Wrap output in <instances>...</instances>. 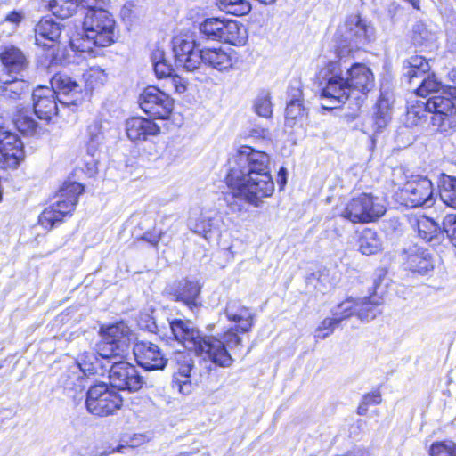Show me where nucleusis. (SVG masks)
Returning <instances> with one entry per match:
<instances>
[{
    "mask_svg": "<svg viewBox=\"0 0 456 456\" xmlns=\"http://www.w3.org/2000/svg\"><path fill=\"white\" fill-rule=\"evenodd\" d=\"M226 183L236 190L232 193L234 201H230L233 210H242L237 200H243L256 208L260 207L263 199L271 197L274 191L269 156L249 146H241L233 158Z\"/></svg>",
    "mask_w": 456,
    "mask_h": 456,
    "instance_id": "f257e3e1",
    "label": "nucleus"
},
{
    "mask_svg": "<svg viewBox=\"0 0 456 456\" xmlns=\"http://www.w3.org/2000/svg\"><path fill=\"white\" fill-rule=\"evenodd\" d=\"M325 76L327 84L322 89V97L332 103L331 106H324L325 109H335L345 103L355 91L365 94L374 86L371 70L361 63L352 65L346 71V77H344L340 64L331 61L326 67Z\"/></svg>",
    "mask_w": 456,
    "mask_h": 456,
    "instance_id": "f03ea898",
    "label": "nucleus"
},
{
    "mask_svg": "<svg viewBox=\"0 0 456 456\" xmlns=\"http://www.w3.org/2000/svg\"><path fill=\"white\" fill-rule=\"evenodd\" d=\"M84 35L71 41L74 48L81 53L95 54L93 46L107 47L116 39V22L104 8L86 11L83 22Z\"/></svg>",
    "mask_w": 456,
    "mask_h": 456,
    "instance_id": "7ed1b4c3",
    "label": "nucleus"
},
{
    "mask_svg": "<svg viewBox=\"0 0 456 456\" xmlns=\"http://www.w3.org/2000/svg\"><path fill=\"white\" fill-rule=\"evenodd\" d=\"M83 191L84 187L78 183H64L57 195L58 200L39 216V224L46 229H52L56 224L62 222L63 217L70 215L74 210L78 196Z\"/></svg>",
    "mask_w": 456,
    "mask_h": 456,
    "instance_id": "20e7f679",
    "label": "nucleus"
},
{
    "mask_svg": "<svg viewBox=\"0 0 456 456\" xmlns=\"http://www.w3.org/2000/svg\"><path fill=\"white\" fill-rule=\"evenodd\" d=\"M386 212L381 201L369 193H362L348 201L340 216L353 224L372 222Z\"/></svg>",
    "mask_w": 456,
    "mask_h": 456,
    "instance_id": "39448f33",
    "label": "nucleus"
},
{
    "mask_svg": "<svg viewBox=\"0 0 456 456\" xmlns=\"http://www.w3.org/2000/svg\"><path fill=\"white\" fill-rule=\"evenodd\" d=\"M122 404V397L105 383L91 386L86 393V410L97 417L112 415L121 408Z\"/></svg>",
    "mask_w": 456,
    "mask_h": 456,
    "instance_id": "423d86ee",
    "label": "nucleus"
},
{
    "mask_svg": "<svg viewBox=\"0 0 456 456\" xmlns=\"http://www.w3.org/2000/svg\"><path fill=\"white\" fill-rule=\"evenodd\" d=\"M424 105L433 113L431 123L438 131L449 134L456 130V95H433Z\"/></svg>",
    "mask_w": 456,
    "mask_h": 456,
    "instance_id": "0eeeda50",
    "label": "nucleus"
},
{
    "mask_svg": "<svg viewBox=\"0 0 456 456\" xmlns=\"http://www.w3.org/2000/svg\"><path fill=\"white\" fill-rule=\"evenodd\" d=\"M224 314L234 325L224 333V342H241L240 335L249 332L254 325V313L238 301H229Z\"/></svg>",
    "mask_w": 456,
    "mask_h": 456,
    "instance_id": "6e6552de",
    "label": "nucleus"
},
{
    "mask_svg": "<svg viewBox=\"0 0 456 456\" xmlns=\"http://www.w3.org/2000/svg\"><path fill=\"white\" fill-rule=\"evenodd\" d=\"M142 110L153 118L167 119L174 107L173 99L156 86H148L139 97Z\"/></svg>",
    "mask_w": 456,
    "mask_h": 456,
    "instance_id": "1a4fd4ad",
    "label": "nucleus"
},
{
    "mask_svg": "<svg viewBox=\"0 0 456 456\" xmlns=\"http://www.w3.org/2000/svg\"><path fill=\"white\" fill-rule=\"evenodd\" d=\"M402 197L410 208L431 207L435 202L433 183L426 176L413 178L404 184Z\"/></svg>",
    "mask_w": 456,
    "mask_h": 456,
    "instance_id": "9d476101",
    "label": "nucleus"
},
{
    "mask_svg": "<svg viewBox=\"0 0 456 456\" xmlns=\"http://www.w3.org/2000/svg\"><path fill=\"white\" fill-rule=\"evenodd\" d=\"M109 379L112 387L130 392L138 391L143 384V379L136 368L123 361L114 362L110 370Z\"/></svg>",
    "mask_w": 456,
    "mask_h": 456,
    "instance_id": "9b49d317",
    "label": "nucleus"
},
{
    "mask_svg": "<svg viewBox=\"0 0 456 456\" xmlns=\"http://www.w3.org/2000/svg\"><path fill=\"white\" fill-rule=\"evenodd\" d=\"M173 52L176 66L187 71H194L201 64L200 50L195 49L192 39L175 37L173 40Z\"/></svg>",
    "mask_w": 456,
    "mask_h": 456,
    "instance_id": "f8f14e48",
    "label": "nucleus"
},
{
    "mask_svg": "<svg viewBox=\"0 0 456 456\" xmlns=\"http://www.w3.org/2000/svg\"><path fill=\"white\" fill-rule=\"evenodd\" d=\"M345 40L352 47L360 48L374 39V28L359 15L350 16L345 23Z\"/></svg>",
    "mask_w": 456,
    "mask_h": 456,
    "instance_id": "ddd939ff",
    "label": "nucleus"
},
{
    "mask_svg": "<svg viewBox=\"0 0 456 456\" xmlns=\"http://www.w3.org/2000/svg\"><path fill=\"white\" fill-rule=\"evenodd\" d=\"M51 86L61 104L76 105L81 99L82 86L67 74L54 75Z\"/></svg>",
    "mask_w": 456,
    "mask_h": 456,
    "instance_id": "4468645a",
    "label": "nucleus"
},
{
    "mask_svg": "<svg viewBox=\"0 0 456 456\" xmlns=\"http://www.w3.org/2000/svg\"><path fill=\"white\" fill-rule=\"evenodd\" d=\"M176 371L173 375L172 387L183 395H188L192 392V383L190 379L194 367L192 354L190 352H177L175 354Z\"/></svg>",
    "mask_w": 456,
    "mask_h": 456,
    "instance_id": "2eb2a0df",
    "label": "nucleus"
},
{
    "mask_svg": "<svg viewBox=\"0 0 456 456\" xmlns=\"http://www.w3.org/2000/svg\"><path fill=\"white\" fill-rule=\"evenodd\" d=\"M0 151L9 168H16L24 158L23 144L18 135L4 127H0Z\"/></svg>",
    "mask_w": 456,
    "mask_h": 456,
    "instance_id": "dca6fc26",
    "label": "nucleus"
},
{
    "mask_svg": "<svg viewBox=\"0 0 456 456\" xmlns=\"http://www.w3.org/2000/svg\"><path fill=\"white\" fill-rule=\"evenodd\" d=\"M133 352L137 363L146 370H162L167 359L156 344H134Z\"/></svg>",
    "mask_w": 456,
    "mask_h": 456,
    "instance_id": "f3484780",
    "label": "nucleus"
},
{
    "mask_svg": "<svg viewBox=\"0 0 456 456\" xmlns=\"http://www.w3.org/2000/svg\"><path fill=\"white\" fill-rule=\"evenodd\" d=\"M35 114L40 119L50 120L58 113L54 91L46 86L36 88L32 94Z\"/></svg>",
    "mask_w": 456,
    "mask_h": 456,
    "instance_id": "a211bd4d",
    "label": "nucleus"
},
{
    "mask_svg": "<svg viewBox=\"0 0 456 456\" xmlns=\"http://www.w3.org/2000/svg\"><path fill=\"white\" fill-rule=\"evenodd\" d=\"M127 137L133 141H145L159 133V127L151 119L133 117L126 122Z\"/></svg>",
    "mask_w": 456,
    "mask_h": 456,
    "instance_id": "6ab92c4d",
    "label": "nucleus"
},
{
    "mask_svg": "<svg viewBox=\"0 0 456 456\" xmlns=\"http://www.w3.org/2000/svg\"><path fill=\"white\" fill-rule=\"evenodd\" d=\"M201 63L218 71H228L233 68V57L222 48H204L200 50Z\"/></svg>",
    "mask_w": 456,
    "mask_h": 456,
    "instance_id": "aec40b11",
    "label": "nucleus"
},
{
    "mask_svg": "<svg viewBox=\"0 0 456 456\" xmlns=\"http://www.w3.org/2000/svg\"><path fill=\"white\" fill-rule=\"evenodd\" d=\"M403 260L409 270L421 274L433 268L432 259L428 250L417 246L404 251Z\"/></svg>",
    "mask_w": 456,
    "mask_h": 456,
    "instance_id": "412c9836",
    "label": "nucleus"
},
{
    "mask_svg": "<svg viewBox=\"0 0 456 456\" xmlns=\"http://www.w3.org/2000/svg\"><path fill=\"white\" fill-rule=\"evenodd\" d=\"M200 293V286L196 281L183 280L170 288L169 294L175 301H181L190 309L198 306L197 298Z\"/></svg>",
    "mask_w": 456,
    "mask_h": 456,
    "instance_id": "4be33fe9",
    "label": "nucleus"
},
{
    "mask_svg": "<svg viewBox=\"0 0 456 456\" xmlns=\"http://www.w3.org/2000/svg\"><path fill=\"white\" fill-rule=\"evenodd\" d=\"M61 34L60 23L51 18H43L35 28V39L38 45L49 46L46 41L56 42Z\"/></svg>",
    "mask_w": 456,
    "mask_h": 456,
    "instance_id": "5701e85b",
    "label": "nucleus"
},
{
    "mask_svg": "<svg viewBox=\"0 0 456 456\" xmlns=\"http://www.w3.org/2000/svg\"><path fill=\"white\" fill-rule=\"evenodd\" d=\"M0 60L8 73L19 74L27 68L28 62L23 53L13 45L4 46Z\"/></svg>",
    "mask_w": 456,
    "mask_h": 456,
    "instance_id": "b1692460",
    "label": "nucleus"
},
{
    "mask_svg": "<svg viewBox=\"0 0 456 456\" xmlns=\"http://www.w3.org/2000/svg\"><path fill=\"white\" fill-rule=\"evenodd\" d=\"M100 336L108 342H130L134 338L130 327L123 321L110 325H101Z\"/></svg>",
    "mask_w": 456,
    "mask_h": 456,
    "instance_id": "393cba45",
    "label": "nucleus"
},
{
    "mask_svg": "<svg viewBox=\"0 0 456 456\" xmlns=\"http://www.w3.org/2000/svg\"><path fill=\"white\" fill-rule=\"evenodd\" d=\"M170 328L178 342H207L190 321L174 320L170 322Z\"/></svg>",
    "mask_w": 456,
    "mask_h": 456,
    "instance_id": "a878e982",
    "label": "nucleus"
},
{
    "mask_svg": "<svg viewBox=\"0 0 456 456\" xmlns=\"http://www.w3.org/2000/svg\"><path fill=\"white\" fill-rule=\"evenodd\" d=\"M10 74L0 78V94L8 99H18L28 91V85L23 79L9 78Z\"/></svg>",
    "mask_w": 456,
    "mask_h": 456,
    "instance_id": "bb28decb",
    "label": "nucleus"
},
{
    "mask_svg": "<svg viewBox=\"0 0 456 456\" xmlns=\"http://www.w3.org/2000/svg\"><path fill=\"white\" fill-rule=\"evenodd\" d=\"M96 354L102 359L108 360L114 364V362H120L129 353V344H96Z\"/></svg>",
    "mask_w": 456,
    "mask_h": 456,
    "instance_id": "cd10ccee",
    "label": "nucleus"
},
{
    "mask_svg": "<svg viewBox=\"0 0 456 456\" xmlns=\"http://www.w3.org/2000/svg\"><path fill=\"white\" fill-rule=\"evenodd\" d=\"M406 64L404 67L406 69L405 76L411 85H414L430 70L428 61L422 56H411L406 61Z\"/></svg>",
    "mask_w": 456,
    "mask_h": 456,
    "instance_id": "c85d7f7f",
    "label": "nucleus"
},
{
    "mask_svg": "<svg viewBox=\"0 0 456 456\" xmlns=\"http://www.w3.org/2000/svg\"><path fill=\"white\" fill-rule=\"evenodd\" d=\"M199 349L205 352L208 357L216 364L222 367H228L232 358L224 346L225 344H198Z\"/></svg>",
    "mask_w": 456,
    "mask_h": 456,
    "instance_id": "c756f323",
    "label": "nucleus"
},
{
    "mask_svg": "<svg viewBox=\"0 0 456 456\" xmlns=\"http://www.w3.org/2000/svg\"><path fill=\"white\" fill-rule=\"evenodd\" d=\"M359 250L362 254L370 256L382 249V241L378 232L371 229H364L359 238Z\"/></svg>",
    "mask_w": 456,
    "mask_h": 456,
    "instance_id": "7c9ffc66",
    "label": "nucleus"
},
{
    "mask_svg": "<svg viewBox=\"0 0 456 456\" xmlns=\"http://www.w3.org/2000/svg\"><path fill=\"white\" fill-rule=\"evenodd\" d=\"M381 298L376 295L357 298L356 315L364 322L373 320L378 314Z\"/></svg>",
    "mask_w": 456,
    "mask_h": 456,
    "instance_id": "2f4dec72",
    "label": "nucleus"
},
{
    "mask_svg": "<svg viewBox=\"0 0 456 456\" xmlns=\"http://www.w3.org/2000/svg\"><path fill=\"white\" fill-rule=\"evenodd\" d=\"M223 41L233 45H243L248 39L246 28L236 20H227Z\"/></svg>",
    "mask_w": 456,
    "mask_h": 456,
    "instance_id": "473e14b6",
    "label": "nucleus"
},
{
    "mask_svg": "<svg viewBox=\"0 0 456 456\" xmlns=\"http://www.w3.org/2000/svg\"><path fill=\"white\" fill-rule=\"evenodd\" d=\"M439 196L447 206L456 209V177L442 174L438 181Z\"/></svg>",
    "mask_w": 456,
    "mask_h": 456,
    "instance_id": "72a5a7b5",
    "label": "nucleus"
},
{
    "mask_svg": "<svg viewBox=\"0 0 456 456\" xmlns=\"http://www.w3.org/2000/svg\"><path fill=\"white\" fill-rule=\"evenodd\" d=\"M219 217L216 213L205 212L201 213L200 217L192 222V219L190 221V225L191 230L202 235L204 238H208V234L210 233L213 230L218 227Z\"/></svg>",
    "mask_w": 456,
    "mask_h": 456,
    "instance_id": "f704fd0d",
    "label": "nucleus"
},
{
    "mask_svg": "<svg viewBox=\"0 0 456 456\" xmlns=\"http://www.w3.org/2000/svg\"><path fill=\"white\" fill-rule=\"evenodd\" d=\"M226 20L217 18L207 19L200 25V31L208 39L223 41Z\"/></svg>",
    "mask_w": 456,
    "mask_h": 456,
    "instance_id": "c9c22d12",
    "label": "nucleus"
},
{
    "mask_svg": "<svg viewBox=\"0 0 456 456\" xmlns=\"http://www.w3.org/2000/svg\"><path fill=\"white\" fill-rule=\"evenodd\" d=\"M418 231L419 237L430 242L436 239L439 234L443 233V226L428 216H422L418 220Z\"/></svg>",
    "mask_w": 456,
    "mask_h": 456,
    "instance_id": "e433bc0d",
    "label": "nucleus"
},
{
    "mask_svg": "<svg viewBox=\"0 0 456 456\" xmlns=\"http://www.w3.org/2000/svg\"><path fill=\"white\" fill-rule=\"evenodd\" d=\"M391 119V110L388 100L380 98L373 115V128L376 132L385 128Z\"/></svg>",
    "mask_w": 456,
    "mask_h": 456,
    "instance_id": "4c0bfd02",
    "label": "nucleus"
},
{
    "mask_svg": "<svg viewBox=\"0 0 456 456\" xmlns=\"http://www.w3.org/2000/svg\"><path fill=\"white\" fill-rule=\"evenodd\" d=\"M48 7L53 15L63 20L76 12L77 0H50Z\"/></svg>",
    "mask_w": 456,
    "mask_h": 456,
    "instance_id": "58836bf2",
    "label": "nucleus"
},
{
    "mask_svg": "<svg viewBox=\"0 0 456 456\" xmlns=\"http://www.w3.org/2000/svg\"><path fill=\"white\" fill-rule=\"evenodd\" d=\"M86 374V370L78 362H73L67 374L61 377V383L65 388L74 389L77 387H81V380Z\"/></svg>",
    "mask_w": 456,
    "mask_h": 456,
    "instance_id": "ea45409f",
    "label": "nucleus"
},
{
    "mask_svg": "<svg viewBox=\"0 0 456 456\" xmlns=\"http://www.w3.org/2000/svg\"><path fill=\"white\" fill-rule=\"evenodd\" d=\"M356 306L357 298L349 297L334 307L333 317L330 319L338 324L341 321L356 314Z\"/></svg>",
    "mask_w": 456,
    "mask_h": 456,
    "instance_id": "a19ab883",
    "label": "nucleus"
},
{
    "mask_svg": "<svg viewBox=\"0 0 456 456\" xmlns=\"http://www.w3.org/2000/svg\"><path fill=\"white\" fill-rule=\"evenodd\" d=\"M416 93L421 97H426L431 93H437L442 86L440 81L437 80L434 74H426L416 83Z\"/></svg>",
    "mask_w": 456,
    "mask_h": 456,
    "instance_id": "79ce46f5",
    "label": "nucleus"
},
{
    "mask_svg": "<svg viewBox=\"0 0 456 456\" xmlns=\"http://www.w3.org/2000/svg\"><path fill=\"white\" fill-rule=\"evenodd\" d=\"M307 116L306 109L303 102H288L285 110L286 124L289 126H293L298 122L304 120Z\"/></svg>",
    "mask_w": 456,
    "mask_h": 456,
    "instance_id": "37998d69",
    "label": "nucleus"
},
{
    "mask_svg": "<svg viewBox=\"0 0 456 456\" xmlns=\"http://www.w3.org/2000/svg\"><path fill=\"white\" fill-rule=\"evenodd\" d=\"M13 123L16 128L24 134H33L37 126V122L27 110L18 111L13 117Z\"/></svg>",
    "mask_w": 456,
    "mask_h": 456,
    "instance_id": "c03bdc74",
    "label": "nucleus"
},
{
    "mask_svg": "<svg viewBox=\"0 0 456 456\" xmlns=\"http://www.w3.org/2000/svg\"><path fill=\"white\" fill-rule=\"evenodd\" d=\"M83 76L86 86L91 90L103 86L108 80L107 73L99 67L90 68Z\"/></svg>",
    "mask_w": 456,
    "mask_h": 456,
    "instance_id": "a18cd8bd",
    "label": "nucleus"
},
{
    "mask_svg": "<svg viewBox=\"0 0 456 456\" xmlns=\"http://www.w3.org/2000/svg\"><path fill=\"white\" fill-rule=\"evenodd\" d=\"M220 5L229 13L242 16L251 10L248 0H218Z\"/></svg>",
    "mask_w": 456,
    "mask_h": 456,
    "instance_id": "49530a36",
    "label": "nucleus"
},
{
    "mask_svg": "<svg viewBox=\"0 0 456 456\" xmlns=\"http://www.w3.org/2000/svg\"><path fill=\"white\" fill-rule=\"evenodd\" d=\"M255 112L263 118H270L273 114V105L268 93L260 94L254 102Z\"/></svg>",
    "mask_w": 456,
    "mask_h": 456,
    "instance_id": "de8ad7c7",
    "label": "nucleus"
},
{
    "mask_svg": "<svg viewBox=\"0 0 456 456\" xmlns=\"http://www.w3.org/2000/svg\"><path fill=\"white\" fill-rule=\"evenodd\" d=\"M162 52L159 51L153 54L154 71L158 78H165L166 81H167V77L173 75L172 68L165 60H162Z\"/></svg>",
    "mask_w": 456,
    "mask_h": 456,
    "instance_id": "09e8293b",
    "label": "nucleus"
},
{
    "mask_svg": "<svg viewBox=\"0 0 456 456\" xmlns=\"http://www.w3.org/2000/svg\"><path fill=\"white\" fill-rule=\"evenodd\" d=\"M433 38V34L422 22H417L412 28V42L416 45H422Z\"/></svg>",
    "mask_w": 456,
    "mask_h": 456,
    "instance_id": "8fccbe9b",
    "label": "nucleus"
},
{
    "mask_svg": "<svg viewBox=\"0 0 456 456\" xmlns=\"http://www.w3.org/2000/svg\"><path fill=\"white\" fill-rule=\"evenodd\" d=\"M431 456H456V444L452 441L437 442L432 444Z\"/></svg>",
    "mask_w": 456,
    "mask_h": 456,
    "instance_id": "3c124183",
    "label": "nucleus"
},
{
    "mask_svg": "<svg viewBox=\"0 0 456 456\" xmlns=\"http://www.w3.org/2000/svg\"><path fill=\"white\" fill-rule=\"evenodd\" d=\"M443 232L456 247V215H446L443 219Z\"/></svg>",
    "mask_w": 456,
    "mask_h": 456,
    "instance_id": "603ef678",
    "label": "nucleus"
},
{
    "mask_svg": "<svg viewBox=\"0 0 456 456\" xmlns=\"http://www.w3.org/2000/svg\"><path fill=\"white\" fill-rule=\"evenodd\" d=\"M338 325L334 320L330 318L324 319L315 330V338L318 339H325L333 332L334 326Z\"/></svg>",
    "mask_w": 456,
    "mask_h": 456,
    "instance_id": "864d4df0",
    "label": "nucleus"
},
{
    "mask_svg": "<svg viewBox=\"0 0 456 456\" xmlns=\"http://www.w3.org/2000/svg\"><path fill=\"white\" fill-rule=\"evenodd\" d=\"M168 90L174 89V91L177 94H183L186 91V83L185 81L177 75H172L167 77V81H166L165 86Z\"/></svg>",
    "mask_w": 456,
    "mask_h": 456,
    "instance_id": "5fc2aeb1",
    "label": "nucleus"
},
{
    "mask_svg": "<svg viewBox=\"0 0 456 456\" xmlns=\"http://www.w3.org/2000/svg\"><path fill=\"white\" fill-rule=\"evenodd\" d=\"M87 133L91 142L98 143L102 139V125L98 121H94L88 126Z\"/></svg>",
    "mask_w": 456,
    "mask_h": 456,
    "instance_id": "6e6d98bb",
    "label": "nucleus"
},
{
    "mask_svg": "<svg viewBox=\"0 0 456 456\" xmlns=\"http://www.w3.org/2000/svg\"><path fill=\"white\" fill-rule=\"evenodd\" d=\"M162 236L161 232H146L138 240L147 241L153 247H157Z\"/></svg>",
    "mask_w": 456,
    "mask_h": 456,
    "instance_id": "4d7b16f0",
    "label": "nucleus"
},
{
    "mask_svg": "<svg viewBox=\"0 0 456 456\" xmlns=\"http://www.w3.org/2000/svg\"><path fill=\"white\" fill-rule=\"evenodd\" d=\"M362 402L368 406L378 405L381 403V395L378 391L367 394L362 397Z\"/></svg>",
    "mask_w": 456,
    "mask_h": 456,
    "instance_id": "13d9d810",
    "label": "nucleus"
},
{
    "mask_svg": "<svg viewBox=\"0 0 456 456\" xmlns=\"http://www.w3.org/2000/svg\"><path fill=\"white\" fill-rule=\"evenodd\" d=\"M288 94H289V102H303L302 91L300 89L299 85H297L296 86H291L289 88Z\"/></svg>",
    "mask_w": 456,
    "mask_h": 456,
    "instance_id": "bf43d9fd",
    "label": "nucleus"
},
{
    "mask_svg": "<svg viewBox=\"0 0 456 456\" xmlns=\"http://www.w3.org/2000/svg\"><path fill=\"white\" fill-rule=\"evenodd\" d=\"M79 3L86 8L88 11L89 9H98L102 8L101 6L102 4H103V0H78Z\"/></svg>",
    "mask_w": 456,
    "mask_h": 456,
    "instance_id": "052dcab7",
    "label": "nucleus"
},
{
    "mask_svg": "<svg viewBox=\"0 0 456 456\" xmlns=\"http://www.w3.org/2000/svg\"><path fill=\"white\" fill-rule=\"evenodd\" d=\"M146 441V437L143 435L136 434L134 435V436L131 438V445L132 447L138 446L140 444H142Z\"/></svg>",
    "mask_w": 456,
    "mask_h": 456,
    "instance_id": "680f3d73",
    "label": "nucleus"
},
{
    "mask_svg": "<svg viewBox=\"0 0 456 456\" xmlns=\"http://www.w3.org/2000/svg\"><path fill=\"white\" fill-rule=\"evenodd\" d=\"M21 19L22 17L20 13L12 12L6 16L5 20L17 24L20 22Z\"/></svg>",
    "mask_w": 456,
    "mask_h": 456,
    "instance_id": "e2e57ef3",
    "label": "nucleus"
},
{
    "mask_svg": "<svg viewBox=\"0 0 456 456\" xmlns=\"http://www.w3.org/2000/svg\"><path fill=\"white\" fill-rule=\"evenodd\" d=\"M368 405H366L362 401L357 408V413L359 415H365L368 411Z\"/></svg>",
    "mask_w": 456,
    "mask_h": 456,
    "instance_id": "0e129e2a",
    "label": "nucleus"
},
{
    "mask_svg": "<svg viewBox=\"0 0 456 456\" xmlns=\"http://www.w3.org/2000/svg\"><path fill=\"white\" fill-rule=\"evenodd\" d=\"M448 79L456 85V67L452 68L447 74Z\"/></svg>",
    "mask_w": 456,
    "mask_h": 456,
    "instance_id": "69168bd1",
    "label": "nucleus"
},
{
    "mask_svg": "<svg viewBox=\"0 0 456 456\" xmlns=\"http://www.w3.org/2000/svg\"><path fill=\"white\" fill-rule=\"evenodd\" d=\"M124 445H118L115 449L112 450V452H123Z\"/></svg>",
    "mask_w": 456,
    "mask_h": 456,
    "instance_id": "338daca9",
    "label": "nucleus"
},
{
    "mask_svg": "<svg viewBox=\"0 0 456 456\" xmlns=\"http://www.w3.org/2000/svg\"><path fill=\"white\" fill-rule=\"evenodd\" d=\"M269 134V133H268V130H266V129H262V130H261V133L259 134V136H261V137L265 138V136H267V134Z\"/></svg>",
    "mask_w": 456,
    "mask_h": 456,
    "instance_id": "774afa93",
    "label": "nucleus"
}]
</instances>
